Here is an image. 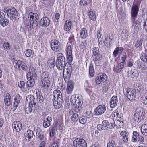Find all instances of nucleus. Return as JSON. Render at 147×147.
<instances>
[{
	"label": "nucleus",
	"mask_w": 147,
	"mask_h": 147,
	"mask_svg": "<svg viewBox=\"0 0 147 147\" xmlns=\"http://www.w3.org/2000/svg\"><path fill=\"white\" fill-rule=\"evenodd\" d=\"M52 120V118L50 116L48 117L47 118H45L43 119V121H45L47 122L48 123L51 122V121Z\"/></svg>",
	"instance_id": "60"
},
{
	"label": "nucleus",
	"mask_w": 147,
	"mask_h": 147,
	"mask_svg": "<svg viewBox=\"0 0 147 147\" xmlns=\"http://www.w3.org/2000/svg\"><path fill=\"white\" fill-rule=\"evenodd\" d=\"M60 43L57 40H53L51 41V46L52 49L55 51H58L60 50L61 47Z\"/></svg>",
	"instance_id": "13"
},
{
	"label": "nucleus",
	"mask_w": 147,
	"mask_h": 147,
	"mask_svg": "<svg viewBox=\"0 0 147 147\" xmlns=\"http://www.w3.org/2000/svg\"><path fill=\"white\" fill-rule=\"evenodd\" d=\"M144 112L143 109L142 108L140 107L136 108L135 113L134 116V120L138 122L140 121L142 119H144Z\"/></svg>",
	"instance_id": "4"
},
{
	"label": "nucleus",
	"mask_w": 147,
	"mask_h": 147,
	"mask_svg": "<svg viewBox=\"0 0 147 147\" xmlns=\"http://www.w3.org/2000/svg\"><path fill=\"white\" fill-rule=\"evenodd\" d=\"M14 100V102H13V106L16 108L17 107L20 100V96L19 94H16L15 95Z\"/></svg>",
	"instance_id": "25"
},
{
	"label": "nucleus",
	"mask_w": 147,
	"mask_h": 147,
	"mask_svg": "<svg viewBox=\"0 0 147 147\" xmlns=\"http://www.w3.org/2000/svg\"><path fill=\"white\" fill-rule=\"evenodd\" d=\"M118 102L117 98V96H113L111 98L110 101V105L111 108H114L117 105Z\"/></svg>",
	"instance_id": "23"
},
{
	"label": "nucleus",
	"mask_w": 147,
	"mask_h": 147,
	"mask_svg": "<svg viewBox=\"0 0 147 147\" xmlns=\"http://www.w3.org/2000/svg\"><path fill=\"white\" fill-rule=\"evenodd\" d=\"M27 78L28 80L26 83V85L28 90L29 88H32L34 86L35 83L34 80L36 79H33L31 77H27Z\"/></svg>",
	"instance_id": "22"
},
{
	"label": "nucleus",
	"mask_w": 147,
	"mask_h": 147,
	"mask_svg": "<svg viewBox=\"0 0 147 147\" xmlns=\"http://www.w3.org/2000/svg\"><path fill=\"white\" fill-rule=\"evenodd\" d=\"M73 144L74 147H87V143L85 140L82 138L75 139Z\"/></svg>",
	"instance_id": "8"
},
{
	"label": "nucleus",
	"mask_w": 147,
	"mask_h": 147,
	"mask_svg": "<svg viewBox=\"0 0 147 147\" xmlns=\"http://www.w3.org/2000/svg\"><path fill=\"white\" fill-rule=\"evenodd\" d=\"M42 89L44 92L47 91L50 85V78L41 80Z\"/></svg>",
	"instance_id": "11"
},
{
	"label": "nucleus",
	"mask_w": 147,
	"mask_h": 147,
	"mask_svg": "<svg viewBox=\"0 0 147 147\" xmlns=\"http://www.w3.org/2000/svg\"><path fill=\"white\" fill-rule=\"evenodd\" d=\"M50 123H48L47 122L45 121H43V125L44 127L45 128H47L50 126Z\"/></svg>",
	"instance_id": "62"
},
{
	"label": "nucleus",
	"mask_w": 147,
	"mask_h": 147,
	"mask_svg": "<svg viewBox=\"0 0 147 147\" xmlns=\"http://www.w3.org/2000/svg\"><path fill=\"white\" fill-rule=\"evenodd\" d=\"M29 18V22L33 24L34 26H37L39 24V18L37 13L30 12L28 15V18Z\"/></svg>",
	"instance_id": "6"
},
{
	"label": "nucleus",
	"mask_w": 147,
	"mask_h": 147,
	"mask_svg": "<svg viewBox=\"0 0 147 147\" xmlns=\"http://www.w3.org/2000/svg\"><path fill=\"white\" fill-rule=\"evenodd\" d=\"M33 54L32 51L30 49H27L25 52V55L27 57H30L31 58L33 57Z\"/></svg>",
	"instance_id": "34"
},
{
	"label": "nucleus",
	"mask_w": 147,
	"mask_h": 147,
	"mask_svg": "<svg viewBox=\"0 0 147 147\" xmlns=\"http://www.w3.org/2000/svg\"><path fill=\"white\" fill-rule=\"evenodd\" d=\"M34 134L33 131L30 130H28L27 132L24 134V137L27 141H30L31 139L33 137Z\"/></svg>",
	"instance_id": "21"
},
{
	"label": "nucleus",
	"mask_w": 147,
	"mask_h": 147,
	"mask_svg": "<svg viewBox=\"0 0 147 147\" xmlns=\"http://www.w3.org/2000/svg\"><path fill=\"white\" fill-rule=\"evenodd\" d=\"M69 42L67 44V47L66 49V58L69 62L71 63L73 60L72 48V44L75 43V40L73 35L70 36L69 38Z\"/></svg>",
	"instance_id": "2"
},
{
	"label": "nucleus",
	"mask_w": 147,
	"mask_h": 147,
	"mask_svg": "<svg viewBox=\"0 0 147 147\" xmlns=\"http://www.w3.org/2000/svg\"><path fill=\"white\" fill-rule=\"evenodd\" d=\"M87 119H88V118L87 117L82 116L79 118V121L81 123L84 124L86 123Z\"/></svg>",
	"instance_id": "39"
},
{
	"label": "nucleus",
	"mask_w": 147,
	"mask_h": 147,
	"mask_svg": "<svg viewBox=\"0 0 147 147\" xmlns=\"http://www.w3.org/2000/svg\"><path fill=\"white\" fill-rule=\"evenodd\" d=\"M140 59L142 60L144 62H147V55L144 53H142V55L140 57Z\"/></svg>",
	"instance_id": "46"
},
{
	"label": "nucleus",
	"mask_w": 147,
	"mask_h": 147,
	"mask_svg": "<svg viewBox=\"0 0 147 147\" xmlns=\"http://www.w3.org/2000/svg\"><path fill=\"white\" fill-rule=\"evenodd\" d=\"M142 102L145 105H147V92H146L144 95Z\"/></svg>",
	"instance_id": "53"
},
{
	"label": "nucleus",
	"mask_w": 147,
	"mask_h": 147,
	"mask_svg": "<svg viewBox=\"0 0 147 147\" xmlns=\"http://www.w3.org/2000/svg\"><path fill=\"white\" fill-rule=\"evenodd\" d=\"M89 15L90 16V19L93 21L96 20V16L94 13L92 11H90L89 13Z\"/></svg>",
	"instance_id": "45"
},
{
	"label": "nucleus",
	"mask_w": 147,
	"mask_h": 147,
	"mask_svg": "<svg viewBox=\"0 0 147 147\" xmlns=\"http://www.w3.org/2000/svg\"><path fill=\"white\" fill-rule=\"evenodd\" d=\"M96 83L97 84H101L102 82H103V81H101L100 79V78L99 77L97 76L96 78Z\"/></svg>",
	"instance_id": "63"
},
{
	"label": "nucleus",
	"mask_w": 147,
	"mask_h": 147,
	"mask_svg": "<svg viewBox=\"0 0 147 147\" xmlns=\"http://www.w3.org/2000/svg\"><path fill=\"white\" fill-rule=\"evenodd\" d=\"M79 115H80V113L73 115L71 117L72 120L74 122L77 121L79 119Z\"/></svg>",
	"instance_id": "41"
},
{
	"label": "nucleus",
	"mask_w": 147,
	"mask_h": 147,
	"mask_svg": "<svg viewBox=\"0 0 147 147\" xmlns=\"http://www.w3.org/2000/svg\"><path fill=\"white\" fill-rule=\"evenodd\" d=\"M29 71V72L27 74V77H31L33 79H37L36 71L34 68L32 67H30Z\"/></svg>",
	"instance_id": "14"
},
{
	"label": "nucleus",
	"mask_w": 147,
	"mask_h": 147,
	"mask_svg": "<svg viewBox=\"0 0 147 147\" xmlns=\"http://www.w3.org/2000/svg\"><path fill=\"white\" fill-rule=\"evenodd\" d=\"M34 97L33 95H28L26 96L25 101H26L27 104H30V105H34L35 108V106H36L37 107V105L34 102Z\"/></svg>",
	"instance_id": "17"
},
{
	"label": "nucleus",
	"mask_w": 147,
	"mask_h": 147,
	"mask_svg": "<svg viewBox=\"0 0 147 147\" xmlns=\"http://www.w3.org/2000/svg\"><path fill=\"white\" fill-rule=\"evenodd\" d=\"M50 135L51 137L53 136L55 132V130L53 127H50L49 129Z\"/></svg>",
	"instance_id": "56"
},
{
	"label": "nucleus",
	"mask_w": 147,
	"mask_h": 147,
	"mask_svg": "<svg viewBox=\"0 0 147 147\" xmlns=\"http://www.w3.org/2000/svg\"><path fill=\"white\" fill-rule=\"evenodd\" d=\"M138 134H139L136 131L133 132L132 140V142H135L137 140Z\"/></svg>",
	"instance_id": "37"
},
{
	"label": "nucleus",
	"mask_w": 147,
	"mask_h": 147,
	"mask_svg": "<svg viewBox=\"0 0 147 147\" xmlns=\"http://www.w3.org/2000/svg\"><path fill=\"white\" fill-rule=\"evenodd\" d=\"M120 134L122 137H125V136H126V135H128L127 132L125 131H122L120 133Z\"/></svg>",
	"instance_id": "64"
},
{
	"label": "nucleus",
	"mask_w": 147,
	"mask_h": 147,
	"mask_svg": "<svg viewBox=\"0 0 147 147\" xmlns=\"http://www.w3.org/2000/svg\"><path fill=\"white\" fill-rule=\"evenodd\" d=\"M93 55L98 54H100L99 53V49L97 47H94L93 49Z\"/></svg>",
	"instance_id": "55"
},
{
	"label": "nucleus",
	"mask_w": 147,
	"mask_h": 147,
	"mask_svg": "<svg viewBox=\"0 0 147 147\" xmlns=\"http://www.w3.org/2000/svg\"><path fill=\"white\" fill-rule=\"evenodd\" d=\"M80 36L82 39H85L88 36V33L86 29L83 28L81 30Z\"/></svg>",
	"instance_id": "27"
},
{
	"label": "nucleus",
	"mask_w": 147,
	"mask_h": 147,
	"mask_svg": "<svg viewBox=\"0 0 147 147\" xmlns=\"http://www.w3.org/2000/svg\"><path fill=\"white\" fill-rule=\"evenodd\" d=\"M10 44L8 42H4L3 44V47L5 49L7 50H9L10 49Z\"/></svg>",
	"instance_id": "51"
},
{
	"label": "nucleus",
	"mask_w": 147,
	"mask_h": 147,
	"mask_svg": "<svg viewBox=\"0 0 147 147\" xmlns=\"http://www.w3.org/2000/svg\"><path fill=\"white\" fill-rule=\"evenodd\" d=\"M36 94L37 97L36 99L37 102L40 103H42L44 101V98L40 93L36 92Z\"/></svg>",
	"instance_id": "28"
},
{
	"label": "nucleus",
	"mask_w": 147,
	"mask_h": 147,
	"mask_svg": "<svg viewBox=\"0 0 147 147\" xmlns=\"http://www.w3.org/2000/svg\"><path fill=\"white\" fill-rule=\"evenodd\" d=\"M65 63L62 62L56 61V65L57 68L59 70H62L65 66Z\"/></svg>",
	"instance_id": "33"
},
{
	"label": "nucleus",
	"mask_w": 147,
	"mask_h": 147,
	"mask_svg": "<svg viewBox=\"0 0 147 147\" xmlns=\"http://www.w3.org/2000/svg\"><path fill=\"white\" fill-rule=\"evenodd\" d=\"M143 41V40L142 38H141L139 40H138L135 44V47L136 48H138L141 46Z\"/></svg>",
	"instance_id": "44"
},
{
	"label": "nucleus",
	"mask_w": 147,
	"mask_h": 147,
	"mask_svg": "<svg viewBox=\"0 0 147 147\" xmlns=\"http://www.w3.org/2000/svg\"><path fill=\"white\" fill-rule=\"evenodd\" d=\"M53 94L54 98L53 100L54 107L57 109H59L61 107L63 103L62 93L59 90H57L53 92Z\"/></svg>",
	"instance_id": "1"
},
{
	"label": "nucleus",
	"mask_w": 147,
	"mask_h": 147,
	"mask_svg": "<svg viewBox=\"0 0 147 147\" xmlns=\"http://www.w3.org/2000/svg\"><path fill=\"white\" fill-rule=\"evenodd\" d=\"M123 49V47H116L114 50L113 53V55L114 57H115L117 55L118 53H121Z\"/></svg>",
	"instance_id": "26"
},
{
	"label": "nucleus",
	"mask_w": 147,
	"mask_h": 147,
	"mask_svg": "<svg viewBox=\"0 0 147 147\" xmlns=\"http://www.w3.org/2000/svg\"><path fill=\"white\" fill-rule=\"evenodd\" d=\"M13 64L15 68L22 71H25L28 69L26 65L21 61L18 60H15L13 62Z\"/></svg>",
	"instance_id": "5"
},
{
	"label": "nucleus",
	"mask_w": 147,
	"mask_h": 147,
	"mask_svg": "<svg viewBox=\"0 0 147 147\" xmlns=\"http://www.w3.org/2000/svg\"><path fill=\"white\" fill-rule=\"evenodd\" d=\"M50 23V20L48 18L45 17L42 18L39 22L40 25L42 27H46L48 26Z\"/></svg>",
	"instance_id": "16"
},
{
	"label": "nucleus",
	"mask_w": 147,
	"mask_h": 147,
	"mask_svg": "<svg viewBox=\"0 0 147 147\" xmlns=\"http://www.w3.org/2000/svg\"><path fill=\"white\" fill-rule=\"evenodd\" d=\"M67 84V87L69 88H71V89H74V84L72 81H69L68 82Z\"/></svg>",
	"instance_id": "57"
},
{
	"label": "nucleus",
	"mask_w": 147,
	"mask_h": 147,
	"mask_svg": "<svg viewBox=\"0 0 147 147\" xmlns=\"http://www.w3.org/2000/svg\"><path fill=\"white\" fill-rule=\"evenodd\" d=\"M121 39L122 40H127L128 38V34L126 33L123 32L121 34Z\"/></svg>",
	"instance_id": "47"
},
{
	"label": "nucleus",
	"mask_w": 147,
	"mask_h": 147,
	"mask_svg": "<svg viewBox=\"0 0 147 147\" xmlns=\"http://www.w3.org/2000/svg\"><path fill=\"white\" fill-rule=\"evenodd\" d=\"M102 124L104 130L107 129H108L109 122L108 121L104 120L103 121Z\"/></svg>",
	"instance_id": "40"
},
{
	"label": "nucleus",
	"mask_w": 147,
	"mask_h": 147,
	"mask_svg": "<svg viewBox=\"0 0 147 147\" xmlns=\"http://www.w3.org/2000/svg\"><path fill=\"white\" fill-rule=\"evenodd\" d=\"M116 143L114 140H111L107 144V147H115Z\"/></svg>",
	"instance_id": "48"
},
{
	"label": "nucleus",
	"mask_w": 147,
	"mask_h": 147,
	"mask_svg": "<svg viewBox=\"0 0 147 147\" xmlns=\"http://www.w3.org/2000/svg\"><path fill=\"white\" fill-rule=\"evenodd\" d=\"M12 126L16 132H18L22 129V124L19 121H15L13 123Z\"/></svg>",
	"instance_id": "19"
},
{
	"label": "nucleus",
	"mask_w": 147,
	"mask_h": 147,
	"mask_svg": "<svg viewBox=\"0 0 147 147\" xmlns=\"http://www.w3.org/2000/svg\"><path fill=\"white\" fill-rule=\"evenodd\" d=\"M4 12L11 20H15L17 17L18 13L14 8H7L4 9Z\"/></svg>",
	"instance_id": "7"
},
{
	"label": "nucleus",
	"mask_w": 147,
	"mask_h": 147,
	"mask_svg": "<svg viewBox=\"0 0 147 147\" xmlns=\"http://www.w3.org/2000/svg\"><path fill=\"white\" fill-rule=\"evenodd\" d=\"M50 76L49 73L47 72H43L41 75V80L44 79L50 78Z\"/></svg>",
	"instance_id": "36"
},
{
	"label": "nucleus",
	"mask_w": 147,
	"mask_h": 147,
	"mask_svg": "<svg viewBox=\"0 0 147 147\" xmlns=\"http://www.w3.org/2000/svg\"><path fill=\"white\" fill-rule=\"evenodd\" d=\"M57 61L65 63V59L63 54L61 53H59L57 55Z\"/></svg>",
	"instance_id": "29"
},
{
	"label": "nucleus",
	"mask_w": 147,
	"mask_h": 147,
	"mask_svg": "<svg viewBox=\"0 0 147 147\" xmlns=\"http://www.w3.org/2000/svg\"><path fill=\"white\" fill-rule=\"evenodd\" d=\"M26 27L28 30H31L33 28L36 27L37 26H34V24L32 23H28L26 24Z\"/></svg>",
	"instance_id": "49"
},
{
	"label": "nucleus",
	"mask_w": 147,
	"mask_h": 147,
	"mask_svg": "<svg viewBox=\"0 0 147 147\" xmlns=\"http://www.w3.org/2000/svg\"><path fill=\"white\" fill-rule=\"evenodd\" d=\"M133 22L132 27L134 29V32H138L139 30L140 26L141 19L138 18L137 20L135 21H132Z\"/></svg>",
	"instance_id": "15"
},
{
	"label": "nucleus",
	"mask_w": 147,
	"mask_h": 147,
	"mask_svg": "<svg viewBox=\"0 0 147 147\" xmlns=\"http://www.w3.org/2000/svg\"><path fill=\"white\" fill-rule=\"evenodd\" d=\"M114 115L117 116V118L116 120L117 121V122H119V125H121V121L122 122L121 117H118V115H119V114L117 112L114 113Z\"/></svg>",
	"instance_id": "52"
},
{
	"label": "nucleus",
	"mask_w": 147,
	"mask_h": 147,
	"mask_svg": "<svg viewBox=\"0 0 147 147\" xmlns=\"http://www.w3.org/2000/svg\"><path fill=\"white\" fill-rule=\"evenodd\" d=\"M72 24L71 21H66L64 26V28L66 31L69 30L71 29V25Z\"/></svg>",
	"instance_id": "31"
},
{
	"label": "nucleus",
	"mask_w": 147,
	"mask_h": 147,
	"mask_svg": "<svg viewBox=\"0 0 147 147\" xmlns=\"http://www.w3.org/2000/svg\"><path fill=\"white\" fill-rule=\"evenodd\" d=\"M25 111L27 114L30 113L32 111V107H33V109H34V111L36 110V112L37 111V109L36 108V107L35 108L34 105H30L27 104L26 101H25Z\"/></svg>",
	"instance_id": "18"
},
{
	"label": "nucleus",
	"mask_w": 147,
	"mask_h": 147,
	"mask_svg": "<svg viewBox=\"0 0 147 147\" xmlns=\"http://www.w3.org/2000/svg\"><path fill=\"white\" fill-rule=\"evenodd\" d=\"M106 110V107L105 105H100L95 109L94 114L96 115H101L104 113Z\"/></svg>",
	"instance_id": "10"
},
{
	"label": "nucleus",
	"mask_w": 147,
	"mask_h": 147,
	"mask_svg": "<svg viewBox=\"0 0 147 147\" xmlns=\"http://www.w3.org/2000/svg\"><path fill=\"white\" fill-rule=\"evenodd\" d=\"M94 69L92 63L90 64L89 68V73L91 76H93L94 75Z\"/></svg>",
	"instance_id": "38"
},
{
	"label": "nucleus",
	"mask_w": 147,
	"mask_h": 147,
	"mask_svg": "<svg viewBox=\"0 0 147 147\" xmlns=\"http://www.w3.org/2000/svg\"><path fill=\"white\" fill-rule=\"evenodd\" d=\"M100 79L101 81L104 82L107 80V76L106 74H102L98 76Z\"/></svg>",
	"instance_id": "43"
},
{
	"label": "nucleus",
	"mask_w": 147,
	"mask_h": 147,
	"mask_svg": "<svg viewBox=\"0 0 147 147\" xmlns=\"http://www.w3.org/2000/svg\"><path fill=\"white\" fill-rule=\"evenodd\" d=\"M71 104L74 107H77L79 109L80 108L82 111V109L81 106L83 104V99L82 97H76L75 95H73L70 98Z\"/></svg>",
	"instance_id": "3"
},
{
	"label": "nucleus",
	"mask_w": 147,
	"mask_h": 147,
	"mask_svg": "<svg viewBox=\"0 0 147 147\" xmlns=\"http://www.w3.org/2000/svg\"><path fill=\"white\" fill-rule=\"evenodd\" d=\"M82 111L81 110L80 108H79V109L77 108V107H74V109L71 110L69 111V113L71 115H73L74 114H76L77 113H80Z\"/></svg>",
	"instance_id": "32"
},
{
	"label": "nucleus",
	"mask_w": 147,
	"mask_h": 147,
	"mask_svg": "<svg viewBox=\"0 0 147 147\" xmlns=\"http://www.w3.org/2000/svg\"><path fill=\"white\" fill-rule=\"evenodd\" d=\"M138 141L140 142H143L144 141V139L142 136L138 134Z\"/></svg>",
	"instance_id": "58"
},
{
	"label": "nucleus",
	"mask_w": 147,
	"mask_h": 147,
	"mask_svg": "<svg viewBox=\"0 0 147 147\" xmlns=\"http://www.w3.org/2000/svg\"><path fill=\"white\" fill-rule=\"evenodd\" d=\"M5 104L7 106H10L12 103V101L11 99V96L9 93H6L4 99Z\"/></svg>",
	"instance_id": "24"
},
{
	"label": "nucleus",
	"mask_w": 147,
	"mask_h": 147,
	"mask_svg": "<svg viewBox=\"0 0 147 147\" xmlns=\"http://www.w3.org/2000/svg\"><path fill=\"white\" fill-rule=\"evenodd\" d=\"M125 93L126 96L130 100H133L135 98V91L129 88H127L125 91Z\"/></svg>",
	"instance_id": "9"
},
{
	"label": "nucleus",
	"mask_w": 147,
	"mask_h": 147,
	"mask_svg": "<svg viewBox=\"0 0 147 147\" xmlns=\"http://www.w3.org/2000/svg\"><path fill=\"white\" fill-rule=\"evenodd\" d=\"M91 0H80V5L82 6H86L89 4Z\"/></svg>",
	"instance_id": "35"
},
{
	"label": "nucleus",
	"mask_w": 147,
	"mask_h": 147,
	"mask_svg": "<svg viewBox=\"0 0 147 147\" xmlns=\"http://www.w3.org/2000/svg\"><path fill=\"white\" fill-rule=\"evenodd\" d=\"M84 89L87 92H89L91 91V87L89 84L88 80H86L84 84Z\"/></svg>",
	"instance_id": "30"
},
{
	"label": "nucleus",
	"mask_w": 147,
	"mask_h": 147,
	"mask_svg": "<svg viewBox=\"0 0 147 147\" xmlns=\"http://www.w3.org/2000/svg\"><path fill=\"white\" fill-rule=\"evenodd\" d=\"M38 138L40 140H42L44 139V137L43 134L40 133V131L39 133H38Z\"/></svg>",
	"instance_id": "59"
},
{
	"label": "nucleus",
	"mask_w": 147,
	"mask_h": 147,
	"mask_svg": "<svg viewBox=\"0 0 147 147\" xmlns=\"http://www.w3.org/2000/svg\"><path fill=\"white\" fill-rule=\"evenodd\" d=\"M137 5H133L132 6L131 10V16L132 21L135 20V18L137 16L138 12L139 11V7Z\"/></svg>",
	"instance_id": "12"
},
{
	"label": "nucleus",
	"mask_w": 147,
	"mask_h": 147,
	"mask_svg": "<svg viewBox=\"0 0 147 147\" xmlns=\"http://www.w3.org/2000/svg\"><path fill=\"white\" fill-rule=\"evenodd\" d=\"M143 29L145 31L147 32V19L146 21L143 22Z\"/></svg>",
	"instance_id": "61"
},
{
	"label": "nucleus",
	"mask_w": 147,
	"mask_h": 147,
	"mask_svg": "<svg viewBox=\"0 0 147 147\" xmlns=\"http://www.w3.org/2000/svg\"><path fill=\"white\" fill-rule=\"evenodd\" d=\"M102 56L100 54H98L92 55V58L94 63L95 64L97 65L102 59Z\"/></svg>",
	"instance_id": "20"
},
{
	"label": "nucleus",
	"mask_w": 147,
	"mask_h": 147,
	"mask_svg": "<svg viewBox=\"0 0 147 147\" xmlns=\"http://www.w3.org/2000/svg\"><path fill=\"white\" fill-rule=\"evenodd\" d=\"M71 75L68 74H64L63 78L65 82H68L69 80L70 79L71 77Z\"/></svg>",
	"instance_id": "50"
},
{
	"label": "nucleus",
	"mask_w": 147,
	"mask_h": 147,
	"mask_svg": "<svg viewBox=\"0 0 147 147\" xmlns=\"http://www.w3.org/2000/svg\"><path fill=\"white\" fill-rule=\"evenodd\" d=\"M9 22L8 20L4 18L3 19H2L0 22L3 26L5 27L8 24Z\"/></svg>",
	"instance_id": "42"
},
{
	"label": "nucleus",
	"mask_w": 147,
	"mask_h": 147,
	"mask_svg": "<svg viewBox=\"0 0 147 147\" xmlns=\"http://www.w3.org/2000/svg\"><path fill=\"white\" fill-rule=\"evenodd\" d=\"M18 87L21 89L23 88L25 86L24 82L23 81H20L18 83Z\"/></svg>",
	"instance_id": "54"
}]
</instances>
